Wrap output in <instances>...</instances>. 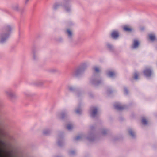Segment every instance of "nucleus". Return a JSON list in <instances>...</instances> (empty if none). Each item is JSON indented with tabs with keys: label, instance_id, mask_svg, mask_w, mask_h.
<instances>
[{
	"label": "nucleus",
	"instance_id": "nucleus-38",
	"mask_svg": "<svg viewBox=\"0 0 157 157\" xmlns=\"http://www.w3.org/2000/svg\"><path fill=\"white\" fill-rule=\"evenodd\" d=\"M29 0H25V5H26L28 4Z\"/></svg>",
	"mask_w": 157,
	"mask_h": 157
},
{
	"label": "nucleus",
	"instance_id": "nucleus-14",
	"mask_svg": "<svg viewBox=\"0 0 157 157\" xmlns=\"http://www.w3.org/2000/svg\"><path fill=\"white\" fill-rule=\"evenodd\" d=\"M67 112L66 110L62 111L59 115V117L60 119L63 120L67 116Z\"/></svg>",
	"mask_w": 157,
	"mask_h": 157
},
{
	"label": "nucleus",
	"instance_id": "nucleus-22",
	"mask_svg": "<svg viewBox=\"0 0 157 157\" xmlns=\"http://www.w3.org/2000/svg\"><path fill=\"white\" fill-rule=\"evenodd\" d=\"M106 45L107 48L110 51H112L113 50L114 47L111 44L108 43Z\"/></svg>",
	"mask_w": 157,
	"mask_h": 157
},
{
	"label": "nucleus",
	"instance_id": "nucleus-17",
	"mask_svg": "<svg viewBox=\"0 0 157 157\" xmlns=\"http://www.w3.org/2000/svg\"><path fill=\"white\" fill-rule=\"evenodd\" d=\"M123 29L124 31L127 32H131L132 30V29L128 25L124 26Z\"/></svg>",
	"mask_w": 157,
	"mask_h": 157
},
{
	"label": "nucleus",
	"instance_id": "nucleus-31",
	"mask_svg": "<svg viewBox=\"0 0 157 157\" xmlns=\"http://www.w3.org/2000/svg\"><path fill=\"white\" fill-rule=\"evenodd\" d=\"M138 73L137 72L135 73L134 75V79H136V80L138 78Z\"/></svg>",
	"mask_w": 157,
	"mask_h": 157
},
{
	"label": "nucleus",
	"instance_id": "nucleus-40",
	"mask_svg": "<svg viewBox=\"0 0 157 157\" xmlns=\"http://www.w3.org/2000/svg\"><path fill=\"white\" fill-rule=\"evenodd\" d=\"M94 128L93 126H91L90 127V129L91 130H93Z\"/></svg>",
	"mask_w": 157,
	"mask_h": 157
},
{
	"label": "nucleus",
	"instance_id": "nucleus-3",
	"mask_svg": "<svg viewBox=\"0 0 157 157\" xmlns=\"http://www.w3.org/2000/svg\"><path fill=\"white\" fill-rule=\"evenodd\" d=\"M5 93L7 96L11 98H14L17 97V96L15 93L11 89L6 90Z\"/></svg>",
	"mask_w": 157,
	"mask_h": 157
},
{
	"label": "nucleus",
	"instance_id": "nucleus-21",
	"mask_svg": "<svg viewBox=\"0 0 157 157\" xmlns=\"http://www.w3.org/2000/svg\"><path fill=\"white\" fill-rule=\"evenodd\" d=\"M44 84V82L43 81H39L35 82V84L37 86H42Z\"/></svg>",
	"mask_w": 157,
	"mask_h": 157
},
{
	"label": "nucleus",
	"instance_id": "nucleus-1",
	"mask_svg": "<svg viewBox=\"0 0 157 157\" xmlns=\"http://www.w3.org/2000/svg\"><path fill=\"white\" fill-rule=\"evenodd\" d=\"M13 28V26L9 24H5L3 25L0 34V43H4L9 38Z\"/></svg>",
	"mask_w": 157,
	"mask_h": 157
},
{
	"label": "nucleus",
	"instance_id": "nucleus-23",
	"mask_svg": "<svg viewBox=\"0 0 157 157\" xmlns=\"http://www.w3.org/2000/svg\"><path fill=\"white\" fill-rule=\"evenodd\" d=\"M50 130L48 129H46L44 130L43 131V134L45 135H48L50 133Z\"/></svg>",
	"mask_w": 157,
	"mask_h": 157
},
{
	"label": "nucleus",
	"instance_id": "nucleus-34",
	"mask_svg": "<svg viewBox=\"0 0 157 157\" xmlns=\"http://www.w3.org/2000/svg\"><path fill=\"white\" fill-rule=\"evenodd\" d=\"M124 93L125 94L127 95L128 94V91L126 87H124Z\"/></svg>",
	"mask_w": 157,
	"mask_h": 157
},
{
	"label": "nucleus",
	"instance_id": "nucleus-35",
	"mask_svg": "<svg viewBox=\"0 0 157 157\" xmlns=\"http://www.w3.org/2000/svg\"><path fill=\"white\" fill-rule=\"evenodd\" d=\"M113 92V91L112 90L110 89H108L107 90V94H111Z\"/></svg>",
	"mask_w": 157,
	"mask_h": 157
},
{
	"label": "nucleus",
	"instance_id": "nucleus-39",
	"mask_svg": "<svg viewBox=\"0 0 157 157\" xmlns=\"http://www.w3.org/2000/svg\"><path fill=\"white\" fill-rule=\"evenodd\" d=\"M62 39L61 38H60L58 40V41L59 42H61L62 41Z\"/></svg>",
	"mask_w": 157,
	"mask_h": 157
},
{
	"label": "nucleus",
	"instance_id": "nucleus-8",
	"mask_svg": "<svg viewBox=\"0 0 157 157\" xmlns=\"http://www.w3.org/2000/svg\"><path fill=\"white\" fill-rule=\"evenodd\" d=\"M114 108L117 110H121L125 108V105L122 106L119 103H116L114 105Z\"/></svg>",
	"mask_w": 157,
	"mask_h": 157
},
{
	"label": "nucleus",
	"instance_id": "nucleus-42",
	"mask_svg": "<svg viewBox=\"0 0 157 157\" xmlns=\"http://www.w3.org/2000/svg\"><path fill=\"white\" fill-rule=\"evenodd\" d=\"M156 48L157 49V47H156Z\"/></svg>",
	"mask_w": 157,
	"mask_h": 157
},
{
	"label": "nucleus",
	"instance_id": "nucleus-24",
	"mask_svg": "<svg viewBox=\"0 0 157 157\" xmlns=\"http://www.w3.org/2000/svg\"><path fill=\"white\" fill-rule=\"evenodd\" d=\"M107 74L108 76L110 77H112L115 75L114 73L112 71H109Z\"/></svg>",
	"mask_w": 157,
	"mask_h": 157
},
{
	"label": "nucleus",
	"instance_id": "nucleus-19",
	"mask_svg": "<svg viewBox=\"0 0 157 157\" xmlns=\"http://www.w3.org/2000/svg\"><path fill=\"white\" fill-rule=\"evenodd\" d=\"M149 39L152 41H154L156 40L155 35L152 33H151L148 35Z\"/></svg>",
	"mask_w": 157,
	"mask_h": 157
},
{
	"label": "nucleus",
	"instance_id": "nucleus-4",
	"mask_svg": "<svg viewBox=\"0 0 157 157\" xmlns=\"http://www.w3.org/2000/svg\"><path fill=\"white\" fill-rule=\"evenodd\" d=\"M90 82L95 86H97L102 83L101 79H99L98 78L92 77L90 81Z\"/></svg>",
	"mask_w": 157,
	"mask_h": 157
},
{
	"label": "nucleus",
	"instance_id": "nucleus-41",
	"mask_svg": "<svg viewBox=\"0 0 157 157\" xmlns=\"http://www.w3.org/2000/svg\"><path fill=\"white\" fill-rule=\"evenodd\" d=\"M142 30H144V28L142 29Z\"/></svg>",
	"mask_w": 157,
	"mask_h": 157
},
{
	"label": "nucleus",
	"instance_id": "nucleus-37",
	"mask_svg": "<svg viewBox=\"0 0 157 157\" xmlns=\"http://www.w3.org/2000/svg\"><path fill=\"white\" fill-rule=\"evenodd\" d=\"M58 71L56 69H54L51 70V71L52 72H56Z\"/></svg>",
	"mask_w": 157,
	"mask_h": 157
},
{
	"label": "nucleus",
	"instance_id": "nucleus-36",
	"mask_svg": "<svg viewBox=\"0 0 157 157\" xmlns=\"http://www.w3.org/2000/svg\"><path fill=\"white\" fill-rule=\"evenodd\" d=\"M24 94L27 96H30L29 93L27 92H24Z\"/></svg>",
	"mask_w": 157,
	"mask_h": 157
},
{
	"label": "nucleus",
	"instance_id": "nucleus-30",
	"mask_svg": "<svg viewBox=\"0 0 157 157\" xmlns=\"http://www.w3.org/2000/svg\"><path fill=\"white\" fill-rule=\"evenodd\" d=\"M13 9L15 10H19V6L17 4L13 6Z\"/></svg>",
	"mask_w": 157,
	"mask_h": 157
},
{
	"label": "nucleus",
	"instance_id": "nucleus-29",
	"mask_svg": "<svg viewBox=\"0 0 157 157\" xmlns=\"http://www.w3.org/2000/svg\"><path fill=\"white\" fill-rule=\"evenodd\" d=\"M75 152L74 150L70 151L69 152V154L70 156L74 155L75 154Z\"/></svg>",
	"mask_w": 157,
	"mask_h": 157
},
{
	"label": "nucleus",
	"instance_id": "nucleus-18",
	"mask_svg": "<svg viewBox=\"0 0 157 157\" xmlns=\"http://www.w3.org/2000/svg\"><path fill=\"white\" fill-rule=\"evenodd\" d=\"M87 139L90 142L94 141L95 140V137L94 135L92 133H90L87 137Z\"/></svg>",
	"mask_w": 157,
	"mask_h": 157
},
{
	"label": "nucleus",
	"instance_id": "nucleus-10",
	"mask_svg": "<svg viewBox=\"0 0 157 157\" xmlns=\"http://www.w3.org/2000/svg\"><path fill=\"white\" fill-rule=\"evenodd\" d=\"M32 59L33 60L36 61L38 59V54L37 51L33 49L32 52Z\"/></svg>",
	"mask_w": 157,
	"mask_h": 157
},
{
	"label": "nucleus",
	"instance_id": "nucleus-16",
	"mask_svg": "<svg viewBox=\"0 0 157 157\" xmlns=\"http://www.w3.org/2000/svg\"><path fill=\"white\" fill-rule=\"evenodd\" d=\"M139 45V42L138 40L136 39H134L133 40V46L132 48L133 49H136L138 48Z\"/></svg>",
	"mask_w": 157,
	"mask_h": 157
},
{
	"label": "nucleus",
	"instance_id": "nucleus-7",
	"mask_svg": "<svg viewBox=\"0 0 157 157\" xmlns=\"http://www.w3.org/2000/svg\"><path fill=\"white\" fill-rule=\"evenodd\" d=\"M91 112H90V115L93 118H94L96 116L97 113V109L96 107H91L90 108Z\"/></svg>",
	"mask_w": 157,
	"mask_h": 157
},
{
	"label": "nucleus",
	"instance_id": "nucleus-26",
	"mask_svg": "<svg viewBox=\"0 0 157 157\" xmlns=\"http://www.w3.org/2000/svg\"><path fill=\"white\" fill-rule=\"evenodd\" d=\"M83 135H79L74 138V140H78L83 137Z\"/></svg>",
	"mask_w": 157,
	"mask_h": 157
},
{
	"label": "nucleus",
	"instance_id": "nucleus-6",
	"mask_svg": "<svg viewBox=\"0 0 157 157\" xmlns=\"http://www.w3.org/2000/svg\"><path fill=\"white\" fill-rule=\"evenodd\" d=\"M62 8L67 13H70L71 11V7L70 6L67 4L65 1L63 2V5Z\"/></svg>",
	"mask_w": 157,
	"mask_h": 157
},
{
	"label": "nucleus",
	"instance_id": "nucleus-33",
	"mask_svg": "<svg viewBox=\"0 0 157 157\" xmlns=\"http://www.w3.org/2000/svg\"><path fill=\"white\" fill-rule=\"evenodd\" d=\"M107 130L105 129H103L101 132V134L102 135H105L107 134Z\"/></svg>",
	"mask_w": 157,
	"mask_h": 157
},
{
	"label": "nucleus",
	"instance_id": "nucleus-12",
	"mask_svg": "<svg viewBox=\"0 0 157 157\" xmlns=\"http://www.w3.org/2000/svg\"><path fill=\"white\" fill-rule=\"evenodd\" d=\"M66 34L67 35L68 39L70 42L72 40V38L73 36V33L69 29H66Z\"/></svg>",
	"mask_w": 157,
	"mask_h": 157
},
{
	"label": "nucleus",
	"instance_id": "nucleus-13",
	"mask_svg": "<svg viewBox=\"0 0 157 157\" xmlns=\"http://www.w3.org/2000/svg\"><path fill=\"white\" fill-rule=\"evenodd\" d=\"M63 5V2L61 3H56L54 4L53 6V9L56 10L60 8H62Z\"/></svg>",
	"mask_w": 157,
	"mask_h": 157
},
{
	"label": "nucleus",
	"instance_id": "nucleus-15",
	"mask_svg": "<svg viewBox=\"0 0 157 157\" xmlns=\"http://www.w3.org/2000/svg\"><path fill=\"white\" fill-rule=\"evenodd\" d=\"M58 144L59 146L61 147L64 144L63 137L61 136H59L58 141Z\"/></svg>",
	"mask_w": 157,
	"mask_h": 157
},
{
	"label": "nucleus",
	"instance_id": "nucleus-2",
	"mask_svg": "<svg viewBox=\"0 0 157 157\" xmlns=\"http://www.w3.org/2000/svg\"><path fill=\"white\" fill-rule=\"evenodd\" d=\"M86 67V65L81 66L73 71L72 73V75L75 77L81 76L84 72Z\"/></svg>",
	"mask_w": 157,
	"mask_h": 157
},
{
	"label": "nucleus",
	"instance_id": "nucleus-28",
	"mask_svg": "<svg viewBox=\"0 0 157 157\" xmlns=\"http://www.w3.org/2000/svg\"><path fill=\"white\" fill-rule=\"evenodd\" d=\"M142 122L143 124L146 125L147 124V121L144 117L142 118Z\"/></svg>",
	"mask_w": 157,
	"mask_h": 157
},
{
	"label": "nucleus",
	"instance_id": "nucleus-5",
	"mask_svg": "<svg viewBox=\"0 0 157 157\" xmlns=\"http://www.w3.org/2000/svg\"><path fill=\"white\" fill-rule=\"evenodd\" d=\"M68 89L70 91L72 92H75L77 96L79 97L80 96V91L75 87L74 86H70L68 87Z\"/></svg>",
	"mask_w": 157,
	"mask_h": 157
},
{
	"label": "nucleus",
	"instance_id": "nucleus-11",
	"mask_svg": "<svg viewBox=\"0 0 157 157\" xmlns=\"http://www.w3.org/2000/svg\"><path fill=\"white\" fill-rule=\"evenodd\" d=\"M143 72L146 76L149 77L151 75L152 71L151 69L146 68L144 71Z\"/></svg>",
	"mask_w": 157,
	"mask_h": 157
},
{
	"label": "nucleus",
	"instance_id": "nucleus-27",
	"mask_svg": "<svg viewBox=\"0 0 157 157\" xmlns=\"http://www.w3.org/2000/svg\"><path fill=\"white\" fill-rule=\"evenodd\" d=\"M73 128V125L71 124H69L67 125V128L69 130H71Z\"/></svg>",
	"mask_w": 157,
	"mask_h": 157
},
{
	"label": "nucleus",
	"instance_id": "nucleus-25",
	"mask_svg": "<svg viewBox=\"0 0 157 157\" xmlns=\"http://www.w3.org/2000/svg\"><path fill=\"white\" fill-rule=\"evenodd\" d=\"M76 113L78 114H80L81 113L82 110L80 107H79L75 111Z\"/></svg>",
	"mask_w": 157,
	"mask_h": 157
},
{
	"label": "nucleus",
	"instance_id": "nucleus-9",
	"mask_svg": "<svg viewBox=\"0 0 157 157\" xmlns=\"http://www.w3.org/2000/svg\"><path fill=\"white\" fill-rule=\"evenodd\" d=\"M111 36L113 38L116 39L119 37V32L117 30H114L112 32Z\"/></svg>",
	"mask_w": 157,
	"mask_h": 157
},
{
	"label": "nucleus",
	"instance_id": "nucleus-32",
	"mask_svg": "<svg viewBox=\"0 0 157 157\" xmlns=\"http://www.w3.org/2000/svg\"><path fill=\"white\" fill-rule=\"evenodd\" d=\"M95 71L97 73L99 72V69L98 67H95L94 68Z\"/></svg>",
	"mask_w": 157,
	"mask_h": 157
},
{
	"label": "nucleus",
	"instance_id": "nucleus-20",
	"mask_svg": "<svg viewBox=\"0 0 157 157\" xmlns=\"http://www.w3.org/2000/svg\"><path fill=\"white\" fill-rule=\"evenodd\" d=\"M128 132L132 138H135V137L136 136L135 133L131 128L129 129L128 130Z\"/></svg>",
	"mask_w": 157,
	"mask_h": 157
}]
</instances>
